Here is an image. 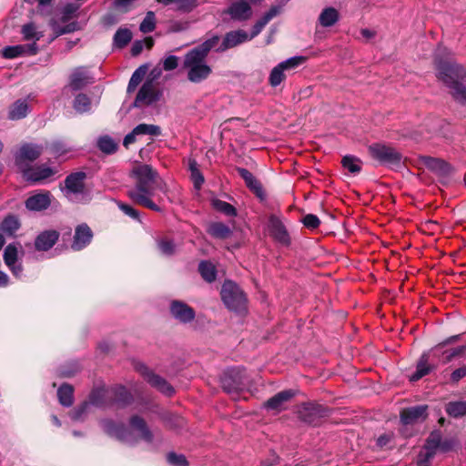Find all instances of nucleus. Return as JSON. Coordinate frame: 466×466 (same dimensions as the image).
<instances>
[{
    "label": "nucleus",
    "mask_w": 466,
    "mask_h": 466,
    "mask_svg": "<svg viewBox=\"0 0 466 466\" xmlns=\"http://www.w3.org/2000/svg\"><path fill=\"white\" fill-rule=\"evenodd\" d=\"M218 43H219V36L213 35L186 54L183 66L190 82L200 83L210 76L212 69L206 58Z\"/></svg>",
    "instance_id": "7ed1b4c3"
},
{
    "label": "nucleus",
    "mask_w": 466,
    "mask_h": 466,
    "mask_svg": "<svg viewBox=\"0 0 466 466\" xmlns=\"http://www.w3.org/2000/svg\"><path fill=\"white\" fill-rule=\"evenodd\" d=\"M58 233L55 230L44 231L35 238V246L37 250L50 249L58 239Z\"/></svg>",
    "instance_id": "393cba45"
},
{
    "label": "nucleus",
    "mask_w": 466,
    "mask_h": 466,
    "mask_svg": "<svg viewBox=\"0 0 466 466\" xmlns=\"http://www.w3.org/2000/svg\"><path fill=\"white\" fill-rule=\"evenodd\" d=\"M446 412L454 418L466 415V400L449 402L445 408Z\"/></svg>",
    "instance_id": "ea45409f"
},
{
    "label": "nucleus",
    "mask_w": 466,
    "mask_h": 466,
    "mask_svg": "<svg viewBox=\"0 0 466 466\" xmlns=\"http://www.w3.org/2000/svg\"><path fill=\"white\" fill-rule=\"evenodd\" d=\"M342 165L350 173H359L361 168L360 159H358L352 156H345L342 158Z\"/></svg>",
    "instance_id": "de8ad7c7"
},
{
    "label": "nucleus",
    "mask_w": 466,
    "mask_h": 466,
    "mask_svg": "<svg viewBox=\"0 0 466 466\" xmlns=\"http://www.w3.org/2000/svg\"><path fill=\"white\" fill-rule=\"evenodd\" d=\"M280 12L279 6H272L261 19H259L253 26L252 33L249 35L250 40L258 35L263 27Z\"/></svg>",
    "instance_id": "c756f323"
},
{
    "label": "nucleus",
    "mask_w": 466,
    "mask_h": 466,
    "mask_svg": "<svg viewBox=\"0 0 466 466\" xmlns=\"http://www.w3.org/2000/svg\"><path fill=\"white\" fill-rule=\"evenodd\" d=\"M298 413L299 419L303 421L317 425L325 415V409L320 405L307 403L299 408Z\"/></svg>",
    "instance_id": "4468645a"
},
{
    "label": "nucleus",
    "mask_w": 466,
    "mask_h": 466,
    "mask_svg": "<svg viewBox=\"0 0 466 466\" xmlns=\"http://www.w3.org/2000/svg\"><path fill=\"white\" fill-rule=\"evenodd\" d=\"M156 26V17L155 14L151 11L147 12L145 18L141 22L139 25V29L143 33H150L155 29Z\"/></svg>",
    "instance_id": "49530a36"
},
{
    "label": "nucleus",
    "mask_w": 466,
    "mask_h": 466,
    "mask_svg": "<svg viewBox=\"0 0 466 466\" xmlns=\"http://www.w3.org/2000/svg\"><path fill=\"white\" fill-rule=\"evenodd\" d=\"M115 400L117 403L126 405L131 400V395L125 387L119 386L115 389Z\"/></svg>",
    "instance_id": "3c124183"
},
{
    "label": "nucleus",
    "mask_w": 466,
    "mask_h": 466,
    "mask_svg": "<svg viewBox=\"0 0 466 466\" xmlns=\"http://www.w3.org/2000/svg\"><path fill=\"white\" fill-rule=\"evenodd\" d=\"M101 426L104 431L108 435L129 444H133L136 441V439L133 436V431H137L139 438L147 442H151L153 440V435L147 428L145 420L138 416H133L130 419L131 430L126 428L123 424H116L111 420H102Z\"/></svg>",
    "instance_id": "20e7f679"
},
{
    "label": "nucleus",
    "mask_w": 466,
    "mask_h": 466,
    "mask_svg": "<svg viewBox=\"0 0 466 466\" xmlns=\"http://www.w3.org/2000/svg\"><path fill=\"white\" fill-rule=\"evenodd\" d=\"M250 40L249 35L244 30H235L227 33L221 44L215 47L217 52H224L228 49L233 48L240 44Z\"/></svg>",
    "instance_id": "ddd939ff"
},
{
    "label": "nucleus",
    "mask_w": 466,
    "mask_h": 466,
    "mask_svg": "<svg viewBox=\"0 0 466 466\" xmlns=\"http://www.w3.org/2000/svg\"><path fill=\"white\" fill-rule=\"evenodd\" d=\"M21 33L25 40H33L36 44L40 38L43 37V33L37 30L36 25L34 23H28L22 26Z\"/></svg>",
    "instance_id": "f704fd0d"
},
{
    "label": "nucleus",
    "mask_w": 466,
    "mask_h": 466,
    "mask_svg": "<svg viewBox=\"0 0 466 466\" xmlns=\"http://www.w3.org/2000/svg\"><path fill=\"white\" fill-rule=\"evenodd\" d=\"M147 68L144 66H139L132 75L128 86L127 92L132 93L136 90L137 86L141 83L144 76L146 75Z\"/></svg>",
    "instance_id": "37998d69"
},
{
    "label": "nucleus",
    "mask_w": 466,
    "mask_h": 466,
    "mask_svg": "<svg viewBox=\"0 0 466 466\" xmlns=\"http://www.w3.org/2000/svg\"><path fill=\"white\" fill-rule=\"evenodd\" d=\"M392 439V434H382L377 439V445L380 448L386 447Z\"/></svg>",
    "instance_id": "0e129e2a"
},
{
    "label": "nucleus",
    "mask_w": 466,
    "mask_h": 466,
    "mask_svg": "<svg viewBox=\"0 0 466 466\" xmlns=\"http://www.w3.org/2000/svg\"><path fill=\"white\" fill-rule=\"evenodd\" d=\"M165 5H172L177 11L182 13H189L193 11L198 5V0H157Z\"/></svg>",
    "instance_id": "cd10ccee"
},
{
    "label": "nucleus",
    "mask_w": 466,
    "mask_h": 466,
    "mask_svg": "<svg viewBox=\"0 0 466 466\" xmlns=\"http://www.w3.org/2000/svg\"><path fill=\"white\" fill-rule=\"evenodd\" d=\"M159 93L156 90L152 81L143 84L134 102V106L140 107L148 106L159 99Z\"/></svg>",
    "instance_id": "f8f14e48"
},
{
    "label": "nucleus",
    "mask_w": 466,
    "mask_h": 466,
    "mask_svg": "<svg viewBox=\"0 0 466 466\" xmlns=\"http://www.w3.org/2000/svg\"><path fill=\"white\" fill-rule=\"evenodd\" d=\"M435 453L423 448L418 456L417 466H429L430 461L434 457Z\"/></svg>",
    "instance_id": "603ef678"
},
{
    "label": "nucleus",
    "mask_w": 466,
    "mask_h": 466,
    "mask_svg": "<svg viewBox=\"0 0 466 466\" xmlns=\"http://www.w3.org/2000/svg\"><path fill=\"white\" fill-rule=\"evenodd\" d=\"M138 136L135 134V129H133L130 133H128L123 140V145L127 147L129 145L133 144L136 141V137Z\"/></svg>",
    "instance_id": "69168bd1"
},
{
    "label": "nucleus",
    "mask_w": 466,
    "mask_h": 466,
    "mask_svg": "<svg viewBox=\"0 0 466 466\" xmlns=\"http://www.w3.org/2000/svg\"><path fill=\"white\" fill-rule=\"evenodd\" d=\"M93 232L86 224L78 225L76 228L74 239L71 248L74 250H81L92 240Z\"/></svg>",
    "instance_id": "a211bd4d"
},
{
    "label": "nucleus",
    "mask_w": 466,
    "mask_h": 466,
    "mask_svg": "<svg viewBox=\"0 0 466 466\" xmlns=\"http://www.w3.org/2000/svg\"><path fill=\"white\" fill-rule=\"evenodd\" d=\"M79 5L75 4H67L62 9V20L65 22L72 18L77 12Z\"/></svg>",
    "instance_id": "6e6d98bb"
},
{
    "label": "nucleus",
    "mask_w": 466,
    "mask_h": 466,
    "mask_svg": "<svg viewBox=\"0 0 466 466\" xmlns=\"http://www.w3.org/2000/svg\"><path fill=\"white\" fill-rule=\"evenodd\" d=\"M441 445V436L439 433H432L427 440L424 449L436 452L437 449Z\"/></svg>",
    "instance_id": "864d4df0"
},
{
    "label": "nucleus",
    "mask_w": 466,
    "mask_h": 466,
    "mask_svg": "<svg viewBox=\"0 0 466 466\" xmlns=\"http://www.w3.org/2000/svg\"><path fill=\"white\" fill-rule=\"evenodd\" d=\"M19 221L15 216L6 217L0 225V231L6 235H13L19 228Z\"/></svg>",
    "instance_id": "a19ab883"
},
{
    "label": "nucleus",
    "mask_w": 466,
    "mask_h": 466,
    "mask_svg": "<svg viewBox=\"0 0 466 466\" xmlns=\"http://www.w3.org/2000/svg\"><path fill=\"white\" fill-rule=\"evenodd\" d=\"M447 50L439 47L436 52V67L438 78L450 89L452 97L461 104H466V70L451 58L445 60L440 56Z\"/></svg>",
    "instance_id": "f257e3e1"
},
{
    "label": "nucleus",
    "mask_w": 466,
    "mask_h": 466,
    "mask_svg": "<svg viewBox=\"0 0 466 466\" xmlns=\"http://www.w3.org/2000/svg\"><path fill=\"white\" fill-rule=\"evenodd\" d=\"M178 66V57L173 55L167 56L163 61V68L166 71H170L177 68Z\"/></svg>",
    "instance_id": "bf43d9fd"
},
{
    "label": "nucleus",
    "mask_w": 466,
    "mask_h": 466,
    "mask_svg": "<svg viewBox=\"0 0 466 466\" xmlns=\"http://www.w3.org/2000/svg\"><path fill=\"white\" fill-rule=\"evenodd\" d=\"M304 56H292L280 62L271 70L268 82L271 86L276 87L286 78L287 73L294 70L305 62Z\"/></svg>",
    "instance_id": "1a4fd4ad"
},
{
    "label": "nucleus",
    "mask_w": 466,
    "mask_h": 466,
    "mask_svg": "<svg viewBox=\"0 0 466 466\" xmlns=\"http://www.w3.org/2000/svg\"><path fill=\"white\" fill-rule=\"evenodd\" d=\"M132 177L135 185L127 191L129 198L149 209L161 211L160 207L152 199L155 196L157 171L148 165H139L133 168Z\"/></svg>",
    "instance_id": "f03ea898"
},
{
    "label": "nucleus",
    "mask_w": 466,
    "mask_h": 466,
    "mask_svg": "<svg viewBox=\"0 0 466 466\" xmlns=\"http://www.w3.org/2000/svg\"><path fill=\"white\" fill-rule=\"evenodd\" d=\"M191 178L194 182V185L197 188H199L201 185L204 183V177L202 176L199 170H195L191 173Z\"/></svg>",
    "instance_id": "680f3d73"
},
{
    "label": "nucleus",
    "mask_w": 466,
    "mask_h": 466,
    "mask_svg": "<svg viewBox=\"0 0 466 466\" xmlns=\"http://www.w3.org/2000/svg\"><path fill=\"white\" fill-rule=\"evenodd\" d=\"M43 147L40 145L25 143L22 145L15 154V163L23 170L24 164L28 161L32 162L38 158L42 154Z\"/></svg>",
    "instance_id": "9b49d317"
},
{
    "label": "nucleus",
    "mask_w": 466,
    "mask_h": 466,
    "mask_svg": "<svg viewBox=\"0 0 466 466\" xmlns=\"http://www.w3.org/2000/svg\"><path fill=\"white\" fill-rule=\"evenodd\" d=\"M19 243H12L6 246L4 251V261L14 276L20 278L22 276V264L18 261Z\"/></svg>",
    "instance_id": "9d476101"
},
{
    "label": "nucleus",
    "mask_w": 466,
    "mask_h": 466,
    "mask_svg": "<svg viewBox=\"0 0 466 466\" xmlns=\"http://www.w3.org/2000/svg\"><path fill=\"white\" fill-rule=\"evenodd\" d=\"M62 28H63V31H60L59 32L60 34H64V35L68 34V33L74 32L77 29V24L76 22H73V23L66 25Z\"/></svg>",
    "instance_id": "774afa93"
},
{
    "label": "nucleus",
    "mask_w": 466,
    "mask_h": 466,
    "mask_svg": "<svg viewBox=\"0 0 466 466\" xmlns=\"http://www.w3.org/2000/svg\"><path fill=\"white\" fill-rule=\"evenodd\" d=\"M421 161L427 168L438 174L445 175L450 171V166L441 159L431 157H423Z\"/></svg>",
    "instance_id": "c85d7f7f"
},
{
    "label": "nucleus",
    "mask_w": 466,
    "mask_h": 466,
    "mask_svg": "<svg viewBox=\"0 0 466 466\" xmlns=\"http://www.w3.org/2000/svg\"><path fill=\"white\" fill-rule=\"evenodd\" d=\"M51 195L49 192L38 193L29 197L25 201V207L32 211H41L46 209L51 204Z\"/></svg>",
    "instance_id": "4be33fe9"
},
{
    "label": "nucleus",
    "mask_w": 466,
    "mask_h": 466,
    "mask_svg": "<svg viewBox=\"0 0 466 466\" xmlns=\"http://www.w3.org/2000/svg\"><path fill=\"white\" fill-rule=\"evenodd\" d=\"M294 391L291 390L280 391L266 402V408L279 411L285 409V404L294 396Z\"/></svg>",
    "instance_id": "b1692460"
},
{
    "label": "nucleus",
    "mask_w": 466,
    "mask_h": 466,
    "mask_svg": "<svg viewBox=\"0 0 466 466\" xmlns=\"http://www.w3.org/2000/svg\"><path fill=\"white\" fill-rule=\"evenodd\" d=\"M38 51V46L35 43L6 46L3 49V56L5 58L12 59L24 55H35Z\"/></svg>",
    "instance_id": "aec40b11"
},
{
    "label": "nucleus",
    "mask_w": 466,
    "mask_h": 466,
    "mask_svg": "<svg viewBox=\"0 0 466 466\" xmlns=\"http://www.w3.org/2000/svg\"><path fill=\"white\" fill-rule=\"evenodd\" d=\"M302 223L306 228L314 229L319 226L320 220L316 215L308 214L303 218Z\"/></svg>",
    "instance_id": "13d9d810"
},
{
    "label": "nucleus",
    "mask_w": 466,
    "mask_h": 466,
    "mask_svg": "<svg viewBox=\"0 0 466 466\" xmlns=\"http://www.w3.org/2000/svg\"><path fill=\"white\" fill-rule=\"evenodd\" d=\"M170 313L176 320L183 324L191 322L196 317V312L191 307L178 300L171 302Z\"/></svg>",
    "instance_id": "2eb2a0df"
},
{
    "label": "nucleus",
    "mask_w": 466,
    "mask_h": 466,
    "mask_svg": "<svg viewBox=\"0 0 466 466\" xmlns=\"http://www.w3.org/2000/svg\"><path fill=\"white\" fill-rule=\"evenodd\" d=\"M132 33L127 28H119L114 35V46L118 48H123L131 41Z\"/></svg>",
    "instance_id": "58836bf2"
},
{
    "label": "nucleus",
    "mask_w": 466,
    "mask_h": 466,
    "mask_svg": "<svg viewBox=\"0 0 466 466\" xmlns=\"http://www.w3.org/2000/svg\"><path fill=\"white\" fill-rule=\"evenodd\" d=\"M461 352H462L461 348H456V349L451 350V351L445 352L447 355L445 357L444 362H449L452 358L461 354Z\"/></svg>",
    "instance_id": "338daca9"
},
{
    "label": "nucleus",
    "mask_w": 466,
    "mask_h": 466,
    "mask_svg": "<svg viewBox=\"0 0 466 466\" xmlns=\"http://www.w3.org/2000/svg\"><path fill=\"white\" fill-rule=\"evenodd\" d=\"M71 147L63 141L56 140L50 145V151L56 157H61L70 151Z\"/></svg>",
    "instance_id": "8fccbe9b"
},
{
    "label": "nucleus",
    "mask_w": 466,
    "mask_h": 466,
    "mask_svg": "<svg viewBox=\"0 0 466 466\" xmlns=\"http://www.w3.org/2000/svg\"><path fill=\"white\" fill-rule=\"evenodd\" d=\"M220 294L224 304L228 309L239 313L246 310V295L235 282L226 280L222 285Z\"/></svg>",
    "instance_id": "39448f33"
},
{
    "label": "nucleus",
    "mask_w": 466,
    "mask_h": 466,
    "mask_svg": "<svg viewBox=\"0 0 466 466\" xmlns=\"http://www.w3.org/2000/svg\"><path fill=\"white\" fill-rule=\"evenodd\" d=\"M73 106L80 114L89 112L91 109L90 98L84 94H79L76 96Z\"/></svg>",
    "instance_id": "79ce46f5"
},
{
    "label": "nucleus",
    "mask_w": 466,
    "mask_h": 466,
    "mask_svg": "<svg viewBox=\"0 0 466 466\" xmlns=\"http://www.w3.org/2000/svg\"><path fill=\"white\" fill-rule=\"evenodd\" d=\"M89 407V403L85 402L80 407H78L74 412L72 413V419L74 420H78L82 418L83 414L86 411V410Z\"/></svg>",
    "instance_id": "052dcab7"
},
{
    "label": "nucleus",
    "mask_w": 466,
    "mask_h": 466,
    "mask_svg": "<svg viewBox=\"0 0 466 466\" xmlns=\"http://www.w3.org/2000/svg\"><path fill=\"white\" fill-rule=\"evenodd\" d=\"M429 355L423 354L418 361L416 371L410 376L411 381H416L427 375L432 369L429 364Z\"/></svg>",
    "instance_id": "473e14b6"
},
{
    "label": "nucleus",
    "mask_w": 466,
    "mask_h": 466,
    "mask_svg": "<svg viewBox=\"0 0 466 466\" xmlns=\"http://www.w3.org/2000/svg\"><path fill=\"white\" fill-rule=\"evenodd\" d=\"M55 173L56 170L54 168L46 165L23 168V176L25 179L34 183L43 181L55 175Z\"/></svg>",
    "instance_id": "dca6fc26"
},
{
    "label": "nucleus",
    "mask_w": 466,
    "mask_h": 466,
    "mask_svg": "<svg viewBox=\"0 0 466 466\" xmlns=\"http://www.w3.org/2000/svg\"><path fill=\"white\" fill-rule=\"evenodd\" d=\"M87 75L84 68H76L71 75L69 87L79 90L87 84Z\"/></svg>",
    "instance_id": "2f4dec72"
},
{
    "label": "nucleus",
    "mask_w": 466,
    "mask_h": 466,
    "mask_svg": "<svg viewBox=\"0 0 466 466\" xmlns=\"http://www.w3.org/2000/svg\"><path fill=\"white\" fill-rule=\"evenodd\" d=\"M226 13L230 16L232 20L235 21L248 20L252 15L250 5L244 0H238L233 2L228 6Z\"/></svg>",
    "instance_id": "f3484780"
},
{
    "label": "nucleus",
    "mask_w": 466,
    "mask_h": 466,
    "mask_svg": "<svg viewBox=\"0 0 466 466\" xmlns=\"http://www.w3.org/2000/svg\"><path fill=\"white\" fill-rule=\"evenodd\" d=\"M86 173L76 172L66 177L62 191L71 202H81L86 198L85 194Z\"/></svg>",
    "instance_id": "6e6552de"
},
{
    "label": "nucleus",
    "mask_w": 466,
    "mask_h": 466,
    "mask_svg": "<svg viewBox=\"0 0 466 466\" xmlns=\"http://www.w3.org/2000/svg\"><path fill=\"white\" fill-rule=\"evenodd\" d=\"M212 206L216 210L227 216L234 217L237 214L236 208L226 201L220 199H214L212 200Z\"/></svg>",
    "instance_id": "a18cd8bd"
},
{
    "label": "nucleus",
    "mask_w": 466,
    "mask_h": 466,
    "mask_svg": "<svg viewBox=\"0 0 466 466\" xmlns=\"http://www.w3.org/2000/svg\"><path fill=\"white\" fill-rule=\"evenodd\" d=\"M238 175L244 179L247 187L252 190L258 197H263V188L260 182L246 168H238Z\"/></svg>",
    "instance_id": "a878e982"
},
{
    "label": "nucleus",
    "mask_w": 466,
    "mask_h": 466,
    "mask_svg": "<svg viewBox=\"0 0 466 466\" xmlns=\"http://www.w3.org/2000/svg\"><path fill=\"white\" fill-rule=\"evenodd\" d=\"M167 461L169 464L174 466H187V459L182 454H177L174 452H170L167 456Z\"/></svg>",
    "instance_id": "5fc2aeb1"
},
{
    "label": "nucleus",
    "mask_w": 466,
    "mask_h": 466,
    "mask_svg": "<svg viewBox=\"0 0 466 466\" xmlns=\"http://www.w3.org/2000/svg\"><path fill=\"white\" fill-rule=\"evenodd\" d=\"M268 228L269 234L279 242L284 245L289 243V233L281 222V220L276 216H270L268 223Z\"/></svg>",
    "instance_id": "6ab92c4d"
},
{
    "label": "nucleus",
    "mask_w": 466,
    "mask_h": 466,
    "mask_svg": "<svg viewBox=\"0 0 466 466\" xmlns=\"http://www.w3.org/2000/svg\"><path fill=\"white\" fill-rule=\"evenodd\" d=\"M97 147L105 154H113L116 151L117 143L109 136H102L96 141Z\"/></svg>",
    "instance_id": "c9c22d12"
},
{
    "label": "nucleus",
    "mask_w": 466,
    "mask_h": 466,
    "mask_svg": "<svg viewBox=\"0 0 466 466\" xmlns=\"http://www.w3.org/2000/svg\"><path fill=\"white\" fill-rule=\"evenodd\" d=\"M369 152L374 159L391 168L400 167L402 164V155L394 147L374 144L369 147Z\"/></svg>",
    "instance_id": "423d86ee"
},
{
    "label": "nucleus",
    "mask_w": 466,
    "mask_h": 466,
    "mask_svg": "<svg viewBox=\"0 0 466 466\" xmlns=\"http://www.w3.org/2000/svg\"><path fill=\"white\" fill-rule=\"evenodd\" d=\"M466 376V366L456 369L451 373V380L455 382L459 381L461 379Z\"/></svg>",
    "instance_id": "e2e57ef3"
},
{
    "label": "nucleus",
    "mask_w": 466,
    "mask_h": 466,
    "mask_svg": "<svg viewBox=\"0 0 466 466\" xmlns=\"http://www.w3.org/2000/svg\"><path fill=\"white\" fill-rule=\"evenodd\" d=\"M134 129H135V134H137L138 136L149 135V136L157 137L161 134V129L157 125L139 124Z\"/></svg>",
    "instance_id": "c03bdc74"
},
{
    "label": "nucleus",
    "mask_w": 466,
    "mask_h": 466,
    "mask_svg": "<svg viewBox=\"0 0 466 466\" xmlns=\"http://www.w3.org/2000/svg\"><path fill=\"white\" fill-rule=\"evenodd\" d=\"M220 382L223 390L228 393L241 391L248 385L245 370L240 367L230 368L225 370Z\"/></svg>",
    "instance_id": "0eeeda50"
},
{
    "label": "nucleus",
    "mask_w": 466,
    "mask_h": 466,
    "mask_svg": "<svg viewBox=\"0 0 466 466\" xmlns=\"http://www.w3.org/2000/svg\"><path fill=\"white\" fill-rule=\"evenodd\" d=\"M198 271L201 277L207 282H212L216 279L217 270L215 266L209 261H201L198 265Z\"/></svg>",
    "instance_id": "e433bc0d"
},
{
    "label": "nucleus",
    "mask_w": 466,
    "mask_h": 466,
    "mask_svg": "<svg viewBox=\"0 0 466 466\" xmlns=\"http://www.w3.org/2000/svg\"><path fill=\"white\" fill-rule=\"evenodd\" d=\"M339 20V11L331 6L325 7L319 14L318 22L322 27H331Z\"/></svg>",
    "instance_id": "bb28decb"
},
{
    "label": "nucleus",
    "mask_w": 466,
    "mask_h": 466,
    "mask_svg": "<svg viewBox=\"0 0 466 466\" xmlns=\"http://www.w3.org/2000/svg\"><path fill=\"white\" fill-rule=\"evenodd\" d=\"M29 112V106L25 100H17L9 109L8 117L11 120H18L25 117Z\"/></svg>",
    "instance_id": "7c9ffc66"
},
{
    "label": "nucleus",
    "mask_w": 466,
    "mask_h": 466,
    "mask_svg": "<svg viewBox=\"0 0 466 466\" xmlns=\"http://www.w3.org/2000/svg\"><path fill=\"white\" fill-rule=\"evenodd\" d=\"M73 387L68 384H63L57 390L59 402L66 407L73 404Z\"/></svg>",
    "instance_id": "4c0bfd02"
},
{
    "label": "nucleus",
    "mask_w": 466,
    "mask_h": 466,
    "mask_svg": "<svg viewBox=\"0 0 466 466\" xmlns=\"http://www.w3.org/2000/svg\"><path fill=\"white\" fill-rule=\"evenodd\" d=\"M119 209L123 211L127 216L130 217L131 218L135 220H140L139 219V212L133 207L124 204V203H118L117 204Z\"/></svg>",
    "instance_id": "4d7b16f0"
},
{
    "label": "nucleus",
    "mask_w": 466,
    "mask_h": 466,
    "mask_svg": "<svg viewBox=\"0 0 466 466\" xmlns=\"http://www.w3.org/2000/svg\"><path fill=\"white\" fill-rule=\"evenodd\" d=\"M144 370L146 371L145 372L146 380L151 386L155 387L156 389H157L159 391L166 394L167 396H171L174 393L173 387L170 384H168V382L165 379L161 378L160 376H158L157 374H154V373L148 371L147 368H144Z\"/></svg>",
    "instance_id": "5701e85b"
},
{
    "label": "nucleus",
    "mask_w": 466,
    "mask_h": 466,
    "mask_svg": "<svg viewBox=\"0 0 466 466\" xmlns=\"http://www.w3.org/2000/svg\"><path fill=\"white\" fill-rule=\"evenodd\" d=\"M208 233L214 238L224 239L228 238L232 231L228 226L221 222H214L208 227Z\"/></svg>",
    "instance_id": "72a5a7b5"
},
{
    "label": "nucleus",
    "mask_w": 466,
    "mask_h": 466,
    "mask_svg": "<svg viewBox=\"0 0 466 466\" xmlns=\"http://www.w3.org/2000/svg\"><path fill=\"white\" fill-rule=\"evenodd\" d=\"M427 406L420 405L404 409L400 412V420L403 424H412L419 420H423L427 416Z\"/></svg>",
    "instance_id": "412c9836"
},
{
    "label": "nucleus",
    "mask_w": 466,
    "mask_h": 466,
    "mask_svg": "<svg viewBox=\"0 0 466 466\" xmlns=\"http://www.w3.org/2000/svg\"><path fill=\"white\" fill-rule=\"evenodd\" d=\"M157 248L163 255L171 256L175 253V243L167 238H162L157 241Z\"/></svg>",
    "instance_id": "09e8293b"
}]
</instances>
